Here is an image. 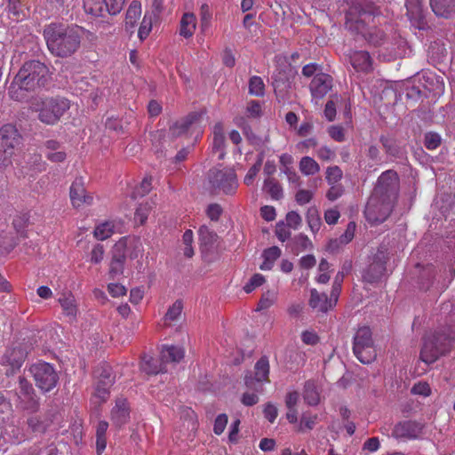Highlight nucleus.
<instances>
[{"mask_svg":"<svg viewBox=\"0 0 455 455\" xmlns=\"http://www.w3.org/2000/svg\"><path fill=\"white\" fill-rule=\"evenodd\" d=\"M400 179L396 172L387 170L378 178L369 197L364 216L368 222H384L392 213L399 196Z\"/></svg>","mask_w":455,"mask_h":455,"instance_id":"f257e3e1","label":"nucleus"},{"mask_svg":"<svg viewBox=\"0 0 455 455\" xmlns=\"http://www.w3.org/2000/svg\"><path fill=\"white\" fill-rule=\"evenodd\" d=\"M345 25L348 30L361 35L371 45L380 46L387 40L389 25L387 18L361 6L355 5L348 10Z\"/></svg>","mask_w":455,"mask_h":455,"instance_id":"f03ea898","label":"nucleus"},{"mask_svg":"<svg viewBox=\"0 0 455 455\" xmlns=\"http://www.w3.org/2000/svg\"><path fill=\"white\" fill-rule=\"evenodd\" d=\"M84 34V29L77 25L52 23L44 29L49 51L60 58L70 57L78 51Z\"/></svg>","mask_w":455,"mask_h":455,"instance_id":"7ed1b4c3","label":"nucleus"},{"mask_svg":"<svg viewBox=\"0 0 455 455\" xmlns=\"http://www.w3.org/2000/svg\"><path fill=\"white\" fill-rule=\"evenodd\" d=\"M455 347V334L450 328H442L427 334L423 339L420 359L427 364L436 362Z\"/></svg>","mask_w":455,"mask_h":455,"instance_id":"20e7f679","label":"nucleus"},{"mask_svg":"<svg viewBox=\"0 0 455 455\" xmlns=\"http://www.w3.org/2000/svg\"><path fill=\"white\" fill-rule=\"evenodd\" d=\"M24 138L17 124H5L0 128V167L13 163L20 165V157L23 153Z\"/></svg>","mask_w":455,"mask_h":455,"instance_id":"39448f33","label":"nucleus"},{"mask_svg":"<svg viewBox=\"0 0 455 455\" xmlns=\"http://www.w3.org/2000/svg\"><path fill=\"white\" fill-rule=\"evenodd\" d=\"M70 108V101L63 97H32L30 110L38 114V119L48 125L56 124Z\"/></svg>","mask_w":455,"mask_h":455,"instance_id":"423d86ee","label":"nucleus"},{"mask_svg":"<svg viewBox=\"0 0 455 455\" xmlns=\"http://www.w3.org/2000/svg\"><path fill=\"white\" fill-rule=\"evenodd\" d=\"M35 386L43 393L51 392L57 387L59 374L54 366L46 362H38L30 366Z\"/></svg>","mask_w":455,"mask_h":455,"instance_id":"0eeeda50","label":"nucleus"},{"mask_svg":"<svg viewBox=\"0 0 455 455\" xmlns=\"http://www.w3.org/2000/svg\"><path fill=\"white\" fill-rule=\"evenodd\" d=\"M353 352L355 357L364 364L371 363L376 358L372 333L369 327H360L354 337Z\"/></svg>","mask_w":455,"mask_h":455,"instance_id":"6e6552de","label":"nucleus"},{"mask_svg":"<svg viewBox=\"0 0 455 455\" xmlns=\"http://www.w3.org/2000/svg\"><path fill=\"white\" fill-rule=\"evenodd\" d=\"M208 179L214 189L222 191L226 195H234L238 188L235 172L230 168L210 170Z\"/></svg>","mask_w":455,"mask_h":455,"instance_id":"1a4fd4ad","label":"nucleus"},{"mask_svg":"<svg viewBox=\"0 0 455 455\" xmlns=\"http://www.w3.org/2000/svg\"><path fill=\"white\" fill-rule=\"evenodd\" d=\"M25 60L18 74L14 76L8 89L12 100L19 102H27L28 98V68Z\"/></svg>","mask_w":455,"mask_h":455,"instance_id":"9d476101","label":"nucleus"},{"mask_svg":"<svg viewBox=\"0 0 455 455\" xmlns=\"http://www.w3.org/2000/svg\"><path fill=\"white\" fill-rule=\"evenodd\" d=\"M388 253L385 249H379L374 254L371 263L364 271L363 279L370 283L379 282L386 272Z\"/></svg>","mask_w":455,"mask_h":455,"instance_id":"9b49d317","label":"nucleus"},{"mask_svg":"<svg viewBox=\"0 0 455 455\" xmlns=\"http://www.w3.org/2000/svg\"><path fill=\"white\" fill-rule=\"evenodd\" d=\"M200 119L201 115L199 113H189L185 118L177 121L175 124H173L170 127L169 132L172 137L177 138L185 135L190 132H194L196 130H198V132H200Z\"/></svg>","mask_w":455,"mask_h":455,"instance_id":"f8f14e48","label":"nucleus"},{"mask_svg":"<svg viewBox=\"0 0 455 455\" xmlns=\"http://www.w3.org/2000/svg\"><path fill=\"white\" fill-rule=\"evenodd\" d=\"M270 365L268 357L266 355L261 356L254 365V376L251 372H248L244 377L245 386L249 388H255L254 383H267L269 382Z\"/></svg>","mask_w":455,"mask_h":455,"instance_id":"ddd939ff","label":"nucleus"},{"mask_svg":"<svg viewBox=\"0 0 455 455\" xmlns=\"http://www.w3.org/2000/svg\"><path fill=\"white\" fill-rule=\"evenodd\" d=\"M424 425L415 420H404L397 423L393 429V436L397 439H418L422 434Z\"/></svg>","mask_w":455,"mask_h":455,"instance_id":"4468645a","label":"nucleus"},{"mask_svg":"<svg viewBox=\"0 0 455 455\" xmlns=\"http://www.w3.org/2000/svg\"><path fill=\"white\" fill-rule=\"evenodd\" d=\"M49 68L38 60H30V87L44 88L51 81Z\"/></svg>","mask_w":455,"mask_h":455,"instance_id":"2eb2a0df","label":"nucleus"},{"mask_svg":"<svg viewBox=\"0 0 455 455\" xmlns=\"http://www.w3.org/2000/svg\"><path fill=\"white\" fill-rule=\"evenodd\" d=\"M69 196L72 205L76 208L84 204L90 205L93 201L92 196L88 194L85 189L84 180L82 177L76 178L72 182L69 189Z\"/></svg>","mask_w":455,"mask_h":455,"instance_id":"dca6fc26","label":"nucleus"},{"mask_svg":"<svg viewBox=\"0 0 455 455\" xmlns=\"http://www.w3.org/2000/svg\"><path fill=\"white\" fill-rule=\"evenodd\" d=\"M332 88V77L330 75L316 74L312 79L309 89L314 99H323Z\"/></svg>","mask_w":455,"mask_h":455,"instance_id":"f3484780","label":"nucleus"},{"mask_svg":"<svg viewBox=\"0 0 455 455\" xmlns=\"http://www.w3.org/2000/svg\"><path fill=\"white\" fill-rule=\"evenodd\" d=\"M130 419V405L125 398H117L111 411V420L118 427L125 425Z\"/></svg>","mask_w":455,"mask_h":455,"instance_id":"a211bd4d","label":"nucleus"},{"mask_svg":"<svg viewBox=\"0 0 455 455\" xmlns=\"http://www.w3.org/2000/svg\"><path fill=\"white\" fill-rule=\"evenodd\" d=\"M352 67L357 72L369 73L372 70V59L366 51H353L349 55Z\"/></svg>","mask_w":455,"mask_h":455,"instance_id":"6ab92c4d","label":"nucleus"},{"mask_svg":"<svg viewBox=\"0 0 455 455\" xmlns=\"http://www.w3.org/2000/svg\"><path fill=\"white\" fill-rule=\"evenodd\" d=\"M308 304L320 313H327L335 307L326 293H320L316 289H311Z\"/></svg>","mask_w":455,"mask_h":455,"instance_id":"aec40b11","label":"nucleus"},{"mask_svg":"<svg viewBox=\"0 0 455 455\" xmlns=\"http://www.w3.org/2000/svg\"><path fill=\"white\" fill-rule=\"evenodd\" d=\"M185 351L183 347L174 345H163L160 360L165 365L167 363H179L183 359Z\"/></svg>","mask_w":455,"mask_h":455,"instance_id":"412c9836","label":"nucleus"},{"mask_svg":"<svg viewBox=\"0 0 455 455\" xmlns=\"http://www.w3.org/2000/svg\"><path fill=\"white\" fill-rule=\"evenodd\" d=\"M356 228L355 221H350L346 228L345 232L336 239H332L329 242L328 249L331 251L338 250L339 246L346 245L350 243L354 236Z\"/></svg>","mask_w":455,"mask_h":455,"instance_id":"4be33fe9","label":"nucleus"},{"mask_svg":"<svg viewBox=\"0 0 455 455\" xmlns=\"http://www.w3.org/2000/svg\"><path fill=\"white\" fill-rule=\"evenodd\" d=\"M430 5L436 16L449 18L455 13V0H430Z\"/></svg>","mask_w":455,"mask_h":455,"instance_id":"5701e85b","label":"nucleus"},{"mask_svg":"<svg viewBox=\"0 0 455 455\" xmlns=\"http://www.w3.org/2000/svg\"><path fill=\"white\" fill-rule=\"evenodd\" d=\"M8 10L12 20L21 21L26 19L28 11V0H9Z\"/></svg>","mask_w":455,"mask_h":455,"instance_id":"b1692460","label":"nucleus"},{"mask_svg":"<svg viewBox=\"0 0 455 455\" xmlns=\"http://www.w3.org/2000/svg\"><path fill=\"white\" fill-rule=\"evenodd\" d=\"M58 301L60 304L63 314L71 319H75L77 315L78 308L74 295L71 292H63L60 296Z\"/></svg>","mask_w":455,"mask_h":455,"instance_id":"393cba45","label":"nucleus"},{"mask_svg":"<svg viewBox=\"0 0 455 455\" xmlns=\"http://www.w3.org/2000/svg\"><path fill=\"white\" fill-rule=\"evenodd\" d=\"M83 2L85 13L95 18H103L108 14V9L104 0H83Z\"/></svg>","mask_w":455,"mask_h":455,"instance_id":"a878e982","label":"nucleus"},{"mask_svg":"<svg viewBox=\"0 0 455 455\" xmlns=\"http://www.w3.org/2000/svg\"><path fill=\"white\" fill-rule=\"evenodd\" d=\"M141 15V4L138 0H133L127 11L125 15V28L127 30H132L137 21L140 20Z\"/></svg>","mask_w":455,"mask_h":455,"instance_id":"bb28decb","label":"nucleus"},{"mask_svg":"<svg viewBox=\"0 0 455 455\" xmlns=\"http://www.w3.org/2000/svg\"><path fill=\"white\" fill-rule=\"evenodd\" d=\"M200 248L203 252L209 251L217 240V234L210 230L206 226H202L198 230Z\"/></svg>","mask_w":455,"mask_h":455,"instance_id":"cd10ccee","label":"nucleus"},{"mask_svg":"<svg viewBox=\"0 0 455 455\" xmlns=\"http://www.w3.org/2000/svg\"><path fill=\"white\" fill-rule=\"evenodd\" d=\"M96 373L98 375L95 384H100L101 387L110 390L116 381V376L112 368L108 364H104L96 371Z\"/></svg>","mask_w":455,"mask_h":455,"instance_id":"c85d7f7f","label":"nucleus"},{"mask_svg":"<svg viewBox=\"0 0 455 455\" xmlns=\"http://www.w3.org/2000/svg\"><path fill=\"white\" fill-rule=\"evenodd\" d=\"M196 28V18L192 12L183 14L180 23V35L185 38L191 37Z\"/></svg>","mask_w":455,"mask_h":455,"instance_id":"c756f323","label":"nucleus"},{"mask_svg":"<svg viewBox=\"0 0 455 455\" xmlns=\"http://www.w3.org/2000/svg\"><path fill=\"white\" fill-rule=\"evenodd\" d=\"M140 368L143 371H145L147 374H158V373H164L166 372V366L164 365V363L161 362L158 363L157 360L153 358L150 355H145L142 357L141 363H140Z\"/></svg>","mask_w":455,"mask_h":455,"instance_id":"7c9ffc66","label":"nucleus"},{"mask_svg":"<svg viewBox=\"0 0 455 455\" xmlns=\"http://www.w3.org/2000/svg\"><path fill=\"white\" fill-rule=\"evenodd\" d=\"M303 398L305 403L310 406H315L319 403L320 393L314 380H307L305 382Z\"/></svg>","mask_w":455,"mask_h":455,"instance_id":"2f4dec72","label":"nucleus"},{"mask_svg":"<svg viewBox=\"0 0 455 455\" xmlns=\"http://www.w3.org/2000/svg\"><path fill=\"white\" fill-rule=\"evenodd\" d=\"M108 423L101 420L96 427V451L98 455H100L107 447V431Z\"/></svg>","mask_w":455,"mask_h":455,"instance_id":"473e14b6","label":"nucleus"},{"mask_svg":"<svg viewBox=\"0 0 455 455\" xmlns=\"http://www.w3.org/2000/svg\"><path fill=\"white\" fill-rule=\"evenodd\" d=\"M24 361L23 353L20 349H12L8 351L3 356V363H6L12 367V373L14 372V370L20 369L22 363Z\"/></svg>","mask_w":455,"mask_h":455,"instance_id":"72a5a7b5","label":"nucleus"},{"mask_svg":"<svg viewBox=\"0 0 455 455\" xmlns=\"http://www.w3.org/2000/svg\"><path fill=\"white\" fill-rule=\"evenodd\" d=\"M299 167L305 176L315 175L320 172V165L310 156H303L299 161Z\"/></svg>","mask_w":455,"mask_h":455,"instance_id":"f704fd0d","label":"nucleus"},{"mask_svg":"<svg viewBox=\"0 0 455 455\" xmlns=\"http://www.w3.org/2000/svg\"><path fill=\"white\" fill-rule=\"evenodd\" d=\"M306 220L313 233H315L320 229L321 219L318 210L315 206H311L307 209L306 213Z\"/></svg>","mask_w":455,"mask_h":455,"instance_id":"c9c22d12","label":"nucleus"},{"mask_svg":"<svg viewBox=\"0 0 455 455\" xmlns=\"http://www.w3.org/2000/svg\"><path fill=\"white\" fill-rule=\"evenodd\" d=\"M152 189V178L146 176L143 178L139 186H136L132 193L133 199H138L148 195Z\"/></svg>","mask_w":455,"mask_h":455,"instance_id":"e433bc0d","label":"nucleus"},{"mask_svg":"<svg viewBox=\"0 0 455 455\" xmlns=\"http://www.w3.org/2000/svg\"><path fill=\"white\" fill-rule=\"evenodd\" d=\"M264 188L274 200H279L283 197V188L275 179H266L264 182Z\"/></svg>","mask_w":455,"mask_h":455,"instance_id":"4c0bfd02","label":"nucleus"},{"mask_svg":"<svg viewBox=\"0 0 455 455\" xmlns=\"http://www.w3.org/2000/svg\"><path fill=\"white\" fill-rule=\"evenodd\" d=\"M249 93L256 97H262L265 93V84L260 76H253L249 81Z\"/></svg>","mask_w":455,"mask_h":455,"instance_id":"58836bf2","label":"nucleus"},{"mask_svg":"<svg viewBox=\"0 0 455 455\" xmlns=\"http://www.w3.org/2000/svg\"><path fill=\"white\" fill-rule=\"evenodd\" d=\"M114 233V224L111 222H104L98 225L94 229V236L98 240H106Z\"/></svg>","mask_w":455,"mask_h":455,"instance_id":"ea45409f","label":"nucleus"},{"mask_svg":"<svg viewBox=\"0 0 455 455\" xmlns=\"http://www.w3.org/2000/svg\"><path fill=\"white\" fill-rule=\"evenodd\" d=\"M110 396V390L101 387L100 384H95L94 392L92 396V402L96 405L106 403Z\"/></svg>","mask_w":455,"mask_h":455,"instance_id":"a19ab883","label":"nucleus"},{"mask_svg":"<svg viewBox=\"0 0 455 455\" xmlns=\"http://www.w3.org/2000/svg\"><path fill=\"white\" fill-rule=\"evenodd\" d=\"M152 14L146 12L139 28L138 36L140 40L146 39L152 29Z\"/></svg>","mask_w":455,"mask_h":455,"instance_id":"79ce46f5","label":"nucleus"},{"mask_svg":"<svg viewBox=\"0 0 455 455\" xmlns=\"http://www.w3.org/2000/svg\"><path fill=\"white\" fill-rule=\"evenodd\" d=\"M153 209V204L151 203H145L140 204L139 207L136 209L134 219L136 221H139L140 225H143L146 223L148 214Z\"/></svg>","mask_w":455,"mask_h":455,"instance_id":"37998d69","label":"nucleus"},{"mask_svg":"<svg viewBox=\"0 0 455 455\" xmlns=\"http://www.w3.org/2000/svg\"><path fill=\"white\" fill-rule=\"evenodd\" d=\"M14 246L13 238L11 235L7 233L0 234V256H5L10 253Z\"/></svg>","mask_w":455,"mask_h":455,"instance_id":"c03bdc74","label":"nucleus"},{"mask_svg":"<svg viewBox=\"0 0 455 455\" xmlns=\"http://www.w3.org/2000/svg\"><path fill=\"white\" fill-rule=\"evenodd\" d=\"M183 304L181 300H176L168 309L164 316L165 323L176 321L181 315Z\"/></svg>","mask_w":455,"mask_h":455,"instance_id":"a18cd8bd","label":"nucleus"},{"mask_svg":"<svg viewBox=\"0 0 455 455\" xmlns=\"http://www.w3.org/2000/svg\"><path fill=\"white\" fill-rule=\"evenodd\" d=\"M12 224L18 234H20L23 237H27V228L28 225V217L27 213H24L21 216H17L16 218H14Z\"/></svg>","mask_w":455,"mask_h":455,"instance_id":"49530a36","label":"nucleus"},{"mask_svg":"<svg viewBox=\"0 0 455 455\" xmlns=\"http://www.w3.org/2000/svg\"><path fill=\"white\" fill-rule=\"evenodd\" d=\"M342 177H343V172L339 166H337V165L329 166L326 169L325 180L328 184L339 183Z\"/></svg>","mask_w":455,"mask_h":455,"instance_id":"de8ad7c7","label":"nucleus"},{"mask_svg":"<svg viewBox=\"0 0 455 455\" xmlns=\"http://www.w3.org/2000/svg\"><path fill=\"white\" fill-rule=\"evenodd\" d=\"M127 238L122 237L117 241L112 250V258L126 260Z\"/></svg>","mask_w":455,"mask_h":455,"instance_id":"09e8293b","label":"nucleus"},{"mask_svg":"<svg viewBox=\"0 0 455 455\" xmlns=\"http://www.w3.org/2000/svg\"><path fill=\"white\" fill-rule=\"evenodd\" d=\"M276 295L274 291H267L261 296L257 310L261 311L269 308L275 301Z\"/></svg>","mask_w":455,"mask_h":455,"instance_id":"8fccbe9b","label":"nucleus"},{"mask_svg":"<svg viewBox=\"0 0 455 455\" xmlns=\"http://www.w3.org/2000/svg\"><path fill=\"white\" fill-rule=\"evenodd\" d=\"M290 228L297 230L302 224L301 216L295 211L287 212L284 222Z\"/></svg>","mask_w":455,"mask_h":455,"instance_id":"3c124183","label":"nucleus"},{"mask_svg":"<svg viewBox=\"0 0 455 455\" xmlns=\"http://www.w3.org/2000/svg\"><path fill=\"white\" fill-rule=\"evenodd\" d=\"M329 185H330V188L326 192V198L329 201L333 202L342 196V195L345 192V188L341 183H335V184H329Z\"/></svg>","mask_w":455,"mask_h":455,"instance_id":"603ef678","label":"nucleus"},{"mask_svg":"<svg viewBox=\"0 0 455 455\" xmlns=\"http://www.w3.org/2000/svg\"><path fill=\"white\" fill-rule=\"evenodd\" d=\"M441 144V137L436 132H427L425 134L424 145L429 150L437 148Z\"/></svg>","mask_w":455,"mask_h":455,"instance_id":"864d4df0","label":"nucleus"},{"mask_svg":"<svg viewBox=\"0 0 455 455\" xmlns=\"http://www.w3.org/2000/svg\"><path fill=\"white\" fill-rule=\"evenodd\" d=\"M52 420L48 418L44 419L30 420V428L34 433H44L51 426Z\"/></svg>","mask_w":455,"mask_h":455,"instance_id":"5fc2aeb1","label":"nucleus"},{"mask_svg":"<svg viewBox=\"0 0 455 455\" xmlns=\"http://www.w3.org/2000/svg\"><path fill=\"white\" fill-rule=\"evenodd\" d=\"M125 260L122 259H114L112 258L109 267V275L112 279L120 275L124 272Z\"/></svg>","mask_w":455,"mask_h":455,"instance_id":"6e6d98bb","label":"nucleus"},{"mask_svg":"<svg viewBox=\"0 0 455 455\" xmlns=\"http://www.w3.org/2000/svg\"><path fill=\"white\" fill-rule=\"evenodd\" d=\"M290 228L284 221H279L275 227V235L281 242H285L291 238V233Z\"/></svg>","mask_w":455,"mask_h":455,"instance_id":"4d7b16f0","label":"nucleus"},{"mask_svg":"<svg viewBox=\"0 0 455 455\" xmlns=\"http://www.w3.org/2000/svg\"><path fill=\"white\" fill-rule=\"evenodd\" d=\"M265 282V278L261 274H254L250 281L244 285L243 290L246 293L251 292L257 287L262 285Z\"/></svg>","mask_w":455,"mask_h":455,"instance_id":"13d9d810","label":"nucleus"},{"mask_svg":"<svg viewBox=\"0 0 455 455\" xmlns=\"http://www.w3.org/2000/svg\"><path fill=\"white\" fill-rule=\"evenodd\" d=\"M317 419L318 417L316 414L311 415L304 413L301 417L299 431H304V428L307 430L313 429L317 422Z\"/></svg>","mask_w":455,"mask_h":455,"instance_id":"bf43d9fd","label":"nucleus"},{"mask_svg":"<svg viewBox=\"0 0 455 455\" xmlns=\"http://www.w3.org/2000/svg\"><path fill=\"white\" fill-rule=\"evenodd\" d=\"M106 7L108 9V14L116 15L124 8L125 0H104Z\"/></svg>","mask_w":455,"mask_h":455,"instance_id":"052dcab7","label":"nucleus"},{"mask_svg":"<svg viewBox=\"0 0 455 455\" xmlns=\"http://www.w3.org/2000/svg\"><path fill=\"white\" fill-rule=\"evenodd\" d=\"M199 14L201 20V27L203 29H206L210 26L212 20V12L207 4H203L201 5Z\"/></svg>","mask_w":455,"mask_h":455,"instance_id":"680f3d73","label":"nucleus"},{"mask_svg":"<svg viewBox=\"0 0 455 455\" xmlns=\"http://www.w3.org/2000/svg\"><path fill=\"white\" fill-rule=\"evenodd\" d=\"M328 134L337 142H343L345 140V131L340 125H331L328 128Z\"/></svg>","mask_w":455,"mask_h":455,"instance_id":"e2e57ef3","label":"nucleus"},{"mask_svg":"<svg viewBox=\"0 0 455 455\" xmlns=\"http://www.w3.org/2000/svg\"><path fill=\"white\" fill-rule=\"evenodd\" d=\"M228 424V416L225 413H221L217 416L214 426H213V432L215 435H221Z\"/></svg>","mask_w":455,"mask_h":455,"instance_id":"0e129e2a","label":"nucleus"},{"mask_svg":"<svg viewBox=\"0 0 455 455\" xmlns=\"http://www.w3.org/2000/svg\"><path fill=\"white\" fill-rule=\"evenodd\" d=\"M314 196V193L307 189H299L295 195V200L299 205L308 204Z\"/></svg>","mask_w":455,"mask_h":455,"instance_id":"69168bd1","label":"nucleus"},{"mask_svg":"<svg viewBox=\"0 0 455 455\" xmlns=\"http://www.w3.org/2000/svg\"><path fill=\"white\" fill-rule=\"evenodd\" d=\"M316 156L323 161H331L336 157V153L331 148L323 146L317 149Z\"/></svg>","mask_w":455,"mask_h":455,"instance_id":"338daca9","label":"nucleus"},{"mask_svg":"<svg viewBox=\"0 0 455 455\" xmlns=\"http://www.w3.org/2000/svg\"><path fill=\"white\" fill-rule=\"evenodd\" d=\"M222 212L223 210L219 204H211L206 209V214L208 218L213 221L219 220Z\"/></svg>","mask_w":455,"mask_h":455,"instance_id":"774afa93","label":"nucleus"}]
</instances>
